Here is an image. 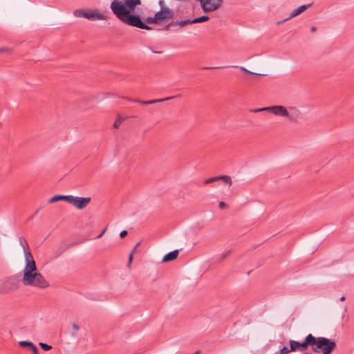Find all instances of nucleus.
Returning <instances> with one entry per match:
<instances>
[{"instance_id": "nucleus-1", "label": "nucleus", "mask_w": 354, "mask_h": 354, "mask_svg": "<svg viewBox=\"0 0 354 354\" xmlns=\"http://www.w3.org/2000/svg\"><path fill=\"white\" fill-rule=\"evenodd\" d=\"M141 3V0H113L110 8L125 24L140 29L151 30L152 28L146 25L138 15L133 13L136 8Z\"/></svg>"}, {"instance_id": "nucleus-2", "label": "nucleus", "mask_w": 354, "mask_h": 354, "mask_svg": "<svg viewBox=\"0 0 354 354\" xmlns=\"http://www.w3.org/2000/svg\"><path fill=\"white\" fill-rule=\"evenodd\" d=\"M290 351H296L297 350L303 351L311 346L312 351L314 353L323 354H330L336 348L335 341L324 337H315L312 334H308L303 342H299L295 340H290Z\"/></svg>"}, {"instance_id": "nucleus-3", "label": "nucleus", "mask_w": 354, "mask_h": 354, "mask_svg": "<svg viewBox=\"0 0 354 354\" xmlns=\"http://www.w3.org/2000/svg\"><path fill=\"white\" fill-rule=\"evenodd\" d=\"M21 281L24 286H32L39 288H46L49 286L48 282L44 276L37 272V266L32 254H28Z\"/></svg>"}, {"instance_id": "nucleus-4", "label": "nucleus", "mask_w": 354, "mask_h": 354, "mask_svg": "<svg viewBox=\"0 0 354 354\" xmlns=\"http://www.w3.org/2000/svg\"><path fill=\"white\" fill-rule=\"evenodd\" d=\"M209 17L207 15H203L197 18H195L194 19H185L181 21H171L164 26L162 28L163 30L169 31L173 27L180 26L183 27L185 26L192 24H196V23H202L205 22L209 20Z\"/></svg>"}, {"instance_id": "nucleus-5", "label": "nucleus", "mask_w": 354, "mask_h": 354, "mask_svg": "<svg viewBox=\"0 0 354 354\" xmlns=\"http://www.w3.org/2000/svg\"><path fill=\"white\" fill-rule=\"evenodd\" d=\"M73 14L77 17H85L89 20L106 19V16L97 10L84 11L83 10H75Z\"/></svg>"}, {"instance_id": "nucleus-6", "label": "nucleus", "mask_w": 354, "mask_h": 354, "mask_svg": "<svg viewBox=\"0 0 354 354\" xmlns=\"http://www.w3.org/2000/svg\"><path fill=\"white\" fill-rule=\"evenodd\" d=\"M266 111L270 112L275 115L288 118L292 122H296L297 118L290 114L286 108L281 105L268 106Z\"/></svg>"}, {"instance_id": "nucleus-7", "label": "nucleus", "mask_w": 354, "mask_h": 354, "mask_svg": "<svg viewBox=\"0 0 354 354\" xmlns=\"http://www.w3.org/2000/svg\"><path fill=\"white\" fill-rule=\"evenodd\" d=\"M204 12H213L222 4L223 0H198Z\"/></svg>"}, {"instance_id": "nucleus-8", "label": "nucleus", "mask_w": 354, "mask_h": 354, "mask_svg": "<svg viewBox=\"0 0 354 354\" xmlns=\"http://www.w3.org/2000/svg\"><path fill=\"white\" fill-rule=\"evenodd\" d=\"M91 200L90 197H78L70 195L68 203L79 209H82L90 203Z\"/></svg>"}, {"instance_id": "nucleus-9", "label": "nucleus", "mask_w": 354, "mask_h": 354, "mask_svg": "<svg viewBox=\"0 0 354 354\" xmlns=\"http://www.w3.org/2000/svg\"><path fill=\"white\" fill-rule=\"evenodd\" d=\"M19 285L18 282L12 279H9L4 281L0 286V293L6 294L11 291H15L18 289Z\"/></svg>"}, {"instance_id": "nucleus-10", "label": "nucleus", "mask_w": 354, "mask_h": 354, "mask_svg": "<svg viewBox=\"0 0 354 354\" xmlns=\"http://www.w3.org/2000/svg\"><path fill=\"white\" fill-rule=\"evenodd\" d=\"M179 97H181L180 94L176 95L171 96V97H167L162 98V99L152 100H148V101L133 100L131 98H126V99L130 102H135L139 103L140 104L148 105V104H153L159 103V102H163L165 101H169V100L176 99V98H179Z\"/></svg>"}, {"instance_id": "nucleus-11", "label": "nucleus", "mask_w": 354, "mask_h": 354, "mask_svg": "<svg viewBox=\"0 0 354 354\" xmlns=\"http://www.w3.org/2000/svg\"><path fill=\"white\" fill-rule=\"evenodd\" d=\"M155 15L158 21H160L162 20L170 19L173 18L174 16V12L169 9L168 7H162L160 10L157 12Z\"/></svg>"}, {"instance_id": "nucleus-12", "label": "nucleus", "mask_w": 354, "mask_h": 354, "mask_svg": "<svg viewBox=\"0 0 354 354\" xmlns=\"http://www.w3.org/2000/svg\"><path fill=\"white\" fill-rule=\"evenodd\" d=\"M312 5V3H309V4H306V5H302L301 6H299V8H297V9H295L294 10H292V12H291L290 17H288V18H286L284 19L283 20L281 21H278L277 22V24H281L282 23L299 15V14L302 13L303 12H304L305 10H306L309 7H310Z\"/></svg>"}, {"instance_id": "nucleus-13", "label": "nucleus", "mask_w": 354, "mask_h": 354, "mask_svg": "<svg viewBox=\"0 0 354 354\" xmlns=\"http://www.w3.org/2000/svg\"><path fill=\"white\" fill-rule=\"evenodd\" d=\"M19 241L20 245L23 248L24 256H25V261H26V258L28 257V254H32L30 251L28 242H27L26 239L23 236L19 237Z\"/></svg>"}, {"instance_id": "nucleus-14", "label": "nucleus", "mask_w": 354, "mask_h": 354, "mask_svg": "<svg viewBox=\"0 0 354 354\" xmlns=\"http://www.w3.org/2000/svg\"><path fill=\"white\" fill-rule=\"evenodd\" d=\"M178 250H175L172 252H170L169 253H167V254H165L162 259V261L163 262H168V261H171L174 259H176L178 255Z\"/></svg>"}, {"instance_id": "nucleus-15", "label": "nucleus", "mask_w": 354, "mask_h": 354, "mask_svg": "<svg viewBox=\"0 0 354 354\" xmlns=\"http://www.w3.org/2000/svg\"><path fill=\"white\" fill-rule=\"evenodd\" d=\"M70 195H55L50 198L48 203H53L59 201H65L66 202H69Z\"/></svg>"}, {"instance_id": "nucleus-16", "label": "nucleus", "mask_w": 354, "mask_h": 354, "mask_svg": "<svg viewBox=\"0 0 354 354\" xmlns=\"http://www.w3.org/2000/svg\"><path fill=\"white\" fill-rule=\"evenodd\" d=\"M222 180L225 183L230 185H232V179L230 176L227 175L218 176V180Z\"/></svg>"}, {"instance_id": "nucleus-17", "label": "nucleus", "mask_w": 354, "mask_h": 354, "mask_svg": "<svg viewBox=\"0 0 354 354\" xmlns=\"http://www.w3.org/2000/svg\"><path fill=\"white\" fill-rule=\"evenodd\" d=\"M146 25L147 24H157L158 23V19H156V15L154 17H147L145 21H143Z\"/></svg>"}, {"instance_id": "nucleus-18", "label": "nucleus", "mask_w": 354, "mask_h": 354, "mask_svg": "<svg viewBox=\"0 0 354 354\" xmlns=\"http://www.w3.org/2000/svg\"><path fill=\"white\" fill-rule=\"evenodd\" d=\"M124 120V118L121 117V116H118L116 120H115L114 123H113V127L115 129H118L120 127V126L121 125L122 122Z\"/></svg>"}, {"instance_id": "nucleus-19", "label": "nucleus", "mask_w": 354, "mask_h": 354, "mask_svg": "<svg viewBox=\"0 0 354 354\" xmlns=\"http://www.w3.org/2000/svg\"><path fill=\"white\" fill-rule=\"evenodd\" d=\"M216 181H218V176L205 179L204 180L203 183L205 185H207V184H210V183H214Z\"/></svg>"}, {"instance_id": "nucleus-20", "label": "nucleus", "mask_w": 354, "mask_h": 354, "mask_svg": "<svg viewBox=\"0 0 354 354\" xmlns=\"http://www.w3.org/2000/svg\"><path fill=\"white\" fill-rule=\"evenodd\" d=\"M39 346H40V347H41L43 350L46 351L50 350V349H51V348H52V346H50V345H48V344H46V343H43V342H40V343H39Z\"/></svg>"}, {"instance_id": "nucleus-21", "label": "nucleus", "mask_w": 354, "mask_h": 354, "mask_svg": "<svg viewBox=\"0 0 354 354\" xmlns=\"http://www.w3.org/2000/svg\"><path fill=\"white\" fill-rule=\"evenodd\" d=\"M19 344L21 346H27L29 348H30L33 345V344L32 342H28V341H22Z\"/></svg>"}, {"instance_id": "nucleus-22", "label": "nucleus", "mask_w": 354, "mask_h": 354, "mask_svg": "<svg viewBox=\"0 0 354 354\" xmlns=\"http://www.w3.org/2000/svg\"><path fill=\"white\" fill-rule=\"evenodd\" d=\"M292 351H290V349H288V348L287 346H283L281 351H280V353L281 354H287L290 352H291Z\"/></svg>"}, {"instance_id": "nucleus-23", "label": "nucleus", "mask_w": 354, "mask_h": 354, "mask_svg": "<svg viewBox=\"0 0 354 354\" xmlns=\"http://www.w3.org/2000/svg\"><path fill=\"white\" fill-rule=\"evenodd\" d=\"M266 109H268V107L252 109L251 111L254 113H258L261 111H266Z\"/></svg>"}, {"instance_id": "nucleus-24", "label": "nucleus", "mask_w": 354, "mask_h": 354, "mask_svg": "<svg viewBox=\"0 0 354 354\" xmlns=\"http://www.w3.org/2000/svg\"><path fill=\"white\" fill-rule=\"evenodd\" d=\"M241 70L247 73H251V74H255V75H263V74H259V73H252L250 71H248V69L245 68L244 67H240Z\"/></svg>"}, {"instance_id": "nucleus-25", "label": "nucleus", "mask_w": 354, "mask_h": 354, "mask_svg": "<svg viewBox=\"0 0 354 354\" xmlns=\"http://www.w3.org/2000/svg\"><path fill=\"white\" fill-rule=\"evenodd\" d=\"M218 207L221 209H226L227 207V204L225 202L221 201L218 203Z\"/></svg>"}, {"instance_id": "nucleus-26", "label": "nucleus", "mask_w": 354, "mask_h": 354, "mask_svg": "<svg viewBox=\"0 0 354 354\" xmlns=\"http://www.w3.org/2000/svg\"><path fill=\"white\" fill-rule=\"evenodd\" d=\"M30 348L32 350V354H38V349L36 346L33 344Z\"/></svg>"}, {"instance_id": "nucleus-27", "label": "nucleus", "mask_w": 354, "mask_h": 354, "mask_svg": "<svg viewBox=\"0 0 354 354\" xmlns=\"http://www.w3.org/2000/svg\"><path fill=\"white\" fill-rule=\"evenodd\" d=\"M128 234V232L127 230H122L120 234V236L121 238H124Z\"/></svg>"}, {"instance_id": "nucleus-28", "label": "nucleus", "mask_w": 354, "mask_h": 354, "mask_svg": "<svg viewBox=\"0 0 354 354\" xmlns=\"http://www.w3.org/2000/svg\"><path fill=\"white\" fill-rule=\"evenodd\" d=\"M133 253H132V252L129 254V260H128V266H130V265L131 263V261L133 260Z\"/></svg>"}, {"instance_id": "nucleus-29", "label": "nucleus", "mask_w": 354, "mask_h": 354, "mask_svg": "<svg viewBox=\"0 0 354 354\" xmlns=\"http://www.w3.org/2000/svg\"><path fill=\"white\" fill-rule=\"evenodd\" d=\"M10 50L8 48H0V53L8 52Z\"/></svg>"}, {"instance_id": "nucleus-30", "label": "nucleus", "mask_w": 354, "mask_h": 354, "mask_svg": "<svg viewBox=\"0 0 354 354\" xmlns=\"http://www.w3.org/2000/svg\"><path fill=\"white\" fill-rule=\"evenodd\" d=\"M140 245V242H138L136 243V245L134 246L133 250L131 251L132 253H134L136 252V250H137V248L139 247Z\"/></svg>"}, {"instance_id": "nucleus-31", "label": "nucleus", "mask_w": 354, "mask_h": 354, "mask_svg": "<svg viewBox=\"0 0 354 354\" xmlns=\"http://www.w3.org/2000/svg\"><path fill=\"white\" fill-rule=\"evenodd\" d=\"M106 228L107 227H105L103 231L102 232H100V234L97 236V239H100L102 236V235L104 234V232H106Z\"/></svg>"}, {"instance_id": "nucleus-32", "label": "nucleus", "mask_w": 354, "mask_h": 354, "mask_svg": "<svg viewBox=\"0 0 354 354\" xmlns=\"http://www.w3.org/2000/svg\"><path fill=\"white\" fill-rule=\"evenodd\" d=\"M72 326L76 330H78L80 329V326L77 324H75V323H73L72 324Z\"/></svg>"}, {"instance_id": "nucleus-33", "label": "nucleus", "mask_w": 354, "mask_h": 354, "mask_svg": "<svg viewBox=\"0 0 354 354\" xmlns=\"http://www.w3.org/2000/svg\"><path fill=\"white\" fill-rule=\"evenodd\" d=\"M218 67H207V66H205V67H203L202 68L203 70H209V69H214V68H217Z\"/></svg>"}, {"instance_id": "nucleus-34", "label": "nucleus", "mask_w": 354, "mask_h": 354, "mask_svg": "<svg viewBox=\"0 0 354 354\" xmlns=\"http://www.w3.org/2000/svg\"><path fill=\"white\" fill-rule=\"evenodd\" d=\"M159 4L160 5L161 8H162V7H166V6H165V3H164V1H163V0H160V1H159Z\"/></svg>"}, {"instance_id": "nucleus-35", "label": "nucleus", "mask_w": 354, "mask_h": 354, "mask_svg": "<svg viewBox=\"0 0 354 354\" xmlns=\"http://www.w3.org/2000/svg\"><path fill=\"white\" fill-rule=\"evenodd\" d=\"M310 30H311V32H314L317 30V28L315 26H313V27H311Z\"/></svg>"}, {"instance_id": "nucleus-36", "label": "nucleus", "mask_w": 354, "mask_h": 354, "mask_svg": "<svg viewBox=\"0 0 354 354\" xmlns=\"http://www.w3.org/2000/svg\"><path fill=\"white\" fill-rule=\"evenodd\" d=\"M345 299H346V297H345L344 296H342V297L340 298V301H344Z\"/></svg>"}, {"instance_id": "nucleus-37", "label": "nucleus", "mask_w": 354, "mask_h": 354, "mask_svg": "<svg viewBox=\"0 0 354 354\" xmlns=\"http://www.w3.org/2000/svg\"><path fill=\"white\" fill-rule=\"evenodd\" d=\"M152 52H153V53H158V54H159V53H162V52H161V51H155V50H152Z\"/></svg>"}, {"instance_id": "nucleus-38", "label": "nucleus", "mask_w": 354, "mask_h": 354, "mask_svg": "<svg viewBox=\"0 0 354 354\" xmlns=\"http://www.w3.org/2000/svg\"><path fill=\"white\" fill-rule=\"evenodd\" d=\"M199 353H200V351H197L195 354H199Z\"/></svg>"}]
</instances>
